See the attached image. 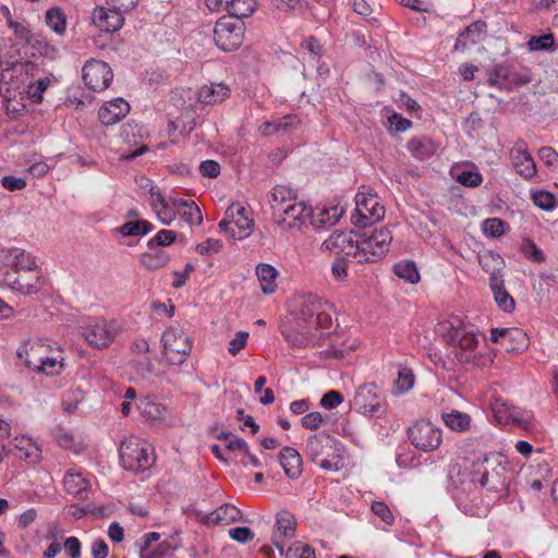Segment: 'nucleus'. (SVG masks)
Masks as SVG:
<instances>
[{
	"label": "nucleus",
	"instance_id": "obj_5",
	"mask_svg": "<svg viewBox=\"0 0 558 558\" xmlns=\"http://www.w3.org/2000/svg\"><path fill=\"white\" fill-rule=\"evenodd\" d=\"M298 317L310 329L314 327L329 328L333 305L312 293L302 294L296 300Z\"/></svg>",
	"mask_w": 558,
	"mask_h": 558
},
{
	"label": "nucleus",
	"instance_id": "obj_54",
	"mask_svg": "<svg viewBox=\"0 0 558 558\" xmlns=\"http://www.w3.org/2000/svg\"><path fill=\"white\" fill-rule=\"evenodd\" d=\"M177 239L175 232L172 230H160L147 242V246L150 250H155L160 246H168L172 244Z\"/></svg>",
	"mask_w": 558,
	"mask_h": 558
},
{
	"label": "nucleus",
	"instance_id": "obj_40",
	"mask_svg": "<svg viewBox=\"0 0 558 558\" xmlns=\"http://www.w3.org/2000/svg\"><path fill=\"white\" fill-rule=\"evenodd\" d=\"M342 215V210L338 207L323 208L317 214L312 211V215L308 219H311V225L315 229H322L329 226H333L338 222L339 218Z\"/></svg>",
	"mask_w": 558,
	"mask_h": 558
},
{
	"label": "nucleus",
	"instance_id": "obj_8",
	"mask_svg": "<svg viewBox=\"0 0 558 558\" xmlns=\"http://www.w3.org/2000/svg\"><path fill=\"white\" fill-rule=\"evenodd\" d=\"M163 356L171 365L183 364L192 350V341L181 327L167 328L161 337Z\"/></svg>",
	"mask_w": 558,
	"mask_h": 558
},
{
	"label": "nucleus",
	"instance_id": "obj_14",
	"mask_svg": "<svg viewBox=\"0 0 558 558\" xmlns=\"http://www.w3.org/2000/svg\"><path fill=\"white\" fill-rule=\"evenodd\" d=\"M312 215V207L303 201L292 202L284 208L277 207L274 220L282 230H300Z\"/></svg>",
	"mask_w": 558,
	"mask_h": 558
},
{
	"label": "nucleus",
	"instance_id": "obj_23",
	"mask_svg": "<svg viewBox=\"0 0 558 558\" xmlns=\"http://www.w3.org/2000/svg\"><path fill=\"white\" fill-rule=\"evenodd\" d=\"M93 23L102 32L113 33L119 31L124 24L123 15L110 7L96 8L92 15Z\"/></svg>",
	"mask_w": 558,
	"mask_h": 558
},
{
	"label": "nucleus",
	"instance_id": "obj_37",
	"mask_svg": "<svg viewBox=\"0 0 558 558\" xmlns=\"http://www.w3.org/2000/svg\"><path fill=\"white\" fill-rule=\"evenodd\" d=\"M63 486L68 494L81 497L90 488V482L80 472L69 470L63 477Z\"/></svg>",
	"mask_w": 558,
	"mask_h": 558
},
{
	"label": "nucleus",
	"instance_id": "obj_33",
	"mask_svg": "<svg viewBox=\"0 0 558 558\" xmlns=\"http://www.w3.org/2000/svg\"><path fill=\"white\" fill-rule=\"evenodd\" d=\"M441 422L444 425L456 433H465L471 428V416L459 410H450L441 413Z\"/></svg>",
	"mask_w": 558,
	"mask_h": 558
},
{
	"label": "nucleus",
	"instance_id": "obj_18",
	"mask_svg": "<svg viewBox=\"0 0 558 558\" xmlns=\"http://www.w3.org/2000/svg\"><path fill=\"white\" fill-rule=\"evenodd\" d=\"M0 283L9 287L12 290L19 291L24 295H32L38 293L44 284V279L40 275L36 274L33 278H25L16 276L15 271L0 268Z\"/></svg>",
	"mask_w": 558,
	"mask_h": 558
},
{
	"label": "nucleus",
	"instance_id": "obj_39",
	"mask_svg": "<svg viewBox=\"0 0 558 558\" xmlns=\"http://www.w3.org/2000/svg\"><path fill=\"white\" fill-rule=\"evenodd\" d=\"M407 147L412 156L420 160L432 157L437 150L436 144L428 137L412 138Z\"/></svg>",
	"mask_w": 558,
	"mask_h": 558
},
{
	"label": "nucleus",
	"instance_id": "obj_10",
	"mask_svg": "<svg viewBox=\"0 0 558 558\" xmlns=\"http://www.w3.org/2000/svg\"><path fill=\"white\" fill-rule=\"evenodd\" d=\"M385 207L379 197L371 192L360 191L355 195V213L352 222L361 228L378 222L385 217Z\"/></svg>",
	"mask_w": 558,
	"mask_h": 558
},
{
	"label": "nucleus",
	"instance_id": "obj_57",
	"mask_svg": "<svg viewBox=\"0 0 558 558\" xmlns=\"http://www.w3.org/2000/svg\"><path fill=\"white\" fill-rule=\"evenodd\" d=\"M286 558H315L314 549L306 544L294 543L284 550Z\"/></svg>",
	"mask_w": 558,
	"mask_h": 558
},
{
	"label": "nucleus",
	"instance_id": "obj_44",
	"mask_svg": "<svg viewBox=\"0 0 558 558\" xmlns=\"http://www.w3.org/2000/svg\"><path fill=\"white\" fill-rule=\"evenodd\" d=\"M141 265L147 270H156L168 265L170 255L165 251H155L141 255Z\"/></svg>",
	"mask_w": 558,
	"mask_h": 558
},
{
	"label": "nucleus",
	"instance_id": "obj_15",
	"mask_svg": "<svg viewBox=\"0 0 558 558\" xmlns=\"http://www.w3.org/2000/svg\"><path fill=\"white\" fill-rule=\"evenodd\" d=\"M113 73L108 63L100 60H88L83 66L85 85L94 92H102L112 82Z\"/></svg>",
	"mask_w": 558,
	"mask_h": 558
},
{
	"label": "nucleus",
	"instance_id": "obj_7",
	"mask_svg": "<svg viewBox=\"0 0 558 558\" xmlns=\"http://www.w3.org/2000/svg\"><path fill=\"white\" fill-rule=\"evenodd\" d=\"M43 347V344H35L27 341L17 349L16 354L28 369L43 373L47 376L59 375L63 369L64 360L61 351H57L51 356H37L41 352Z\"/></svg>",
	"mask_w": 558,
	"mask_h": 558
},
{
	"label": "nucleus",
	"instance_id": "obj_17",
	"mask_svg": "<svg viewBox=\"0 0 558 558\" xmlns=\"http://www.w3.org/2000/svg\"><path fill=\"white\" fill-rule=\"evenodd\" d=\"M295 527L296 520L291 512L281 510L276 514L271 542L281 556L284 555V547L287 542L294 537Z\"/></svg>",
	"mask_w": 558,
	"mask_h": 558
},
{
	"label": "nucleus",
	"instance_id": "obj_38",
	"mask_svg": "<svg viewBox=\"0 0 558 558\" xmlns=\"http://www.w3.org/2000/svg\"><path fill=\"white\" fill-rule=\"evenodd\" d=\"M296 192L287 185H276L271 190L270 194V207L272 216L277 214V207L284 208L287 205H291L292 202H296Z\"/></svg>",
	"mask_w": 558,
	"mask_h": 558
},
{
	"label": "nucleus",
	"instance_id": "obj_24",
	"mask_svg": "<svg viewBox=\"0 0 558 558\" xmlns=\"http://www.w3.org/2000/svg\"><path fill=\"white\" fill-rule=\"evenodd\" d=\"M129 112V102L123 98H114L100 107L98 117L104 125H113L121 121Z\"/></svg>",
	"mask_w": 558,
	"mask_h": 558
},
{
	"label": "nucleus",
	"instance_id": "obj_19",
	"mask_svg": "<svg viewBox=\"0 0 558 558\" xmlns=\"http://www.w3.org/2000/svg\"><path fill=\"white\" fill-rule=\"evenodd\" d=\"M355 233L352 231H336L320 245L323 252H330L337 256L352 257L355 260Z\"/></svg>",
	"mask_w": 558,
	"mask_h": 558
},
{
	"label": "nucleus",
	"instance_id": "obj_9",
	"mask_svg": "<svg viewBox=\"0 0 558 558\" xmlns=\"http://www.w3.org/2000/svg\"><path fill=\"white\" fill-rule=\"evenodd\" d=\"M119 332L116 320L105 318L89 319L82 326V337L94 349L102 350L108 348Z\"/></svg>",
	"mask_w": 558,
	"mask_h": 558
},
{
	"label": "nucleus",
	"instance_id": "obj_50",
	"mask_svg": "<svg viewBox=\"0 0 558 558\" xmlns=\"http://www.w3.org/2000/svg\"><path fill=\"white\" fill-rule=\"evenodd\" d=\"M556 40L555 36L551 33L532 36L527 41V47L530 51H549L555 50Z\"/></svg>",
	"mask_w": 558,
	"mask_h": 558
},
{
	"label": "nucleus",
	"instance_id": "obj_21",
	"mask_svg": "<svg viewBox=\"0 0 558 558\" xmlns=\"http://www.w3.org/2000/svg\"><path fill=\"white\" fill-rule=\"evenodd\" d=\"M206 7L213 11L218 12L226 10L230 16L241 19L252 15L256 9L255 0H205Z\"/></svg>",
	"mask_w": 558,
	"mask_h": 558
},
{
	"label": "nucleus",
	"instance_id": "obj_2",
	"mask_svg": "<svg viewBox=\"0 0 558 558\" xmlns=\"http://www.w3.org/2000/svg\"><path fill=\"white\" fill-rule=\"evenodd\" d=\"M438 332L447 344L454 350L459 349L464 352L473 353L481 341L477 329L458 316L441 322L438 326Z\"/></svg>",
	"mask_w": 558,
	"mask_h": 558
},
{
	"label": "nucleus",
	"instance_id": "obj_28",
	"mask_svg": "<svg viewBox=\"0 0 558 558\" xmlns=\"http://www.w3.org/2000/svg\"><path fill=\"white\" fill-rule=\"evenodd\" d=\"M242 517L240 509L231 504H223L216 510L207 513L202 522L206 525H228L239 521Z\"/></svg>",
	"mask_w": 558,
	"mask_h": 558
},
{
	"label": "nucleus",
	"instance_id": "obj_42",
	"mask_svg": "<svg viewBox=\"0 0 558 558\" xmlns=\"http://www.w3.org/2000/svg\"><path fill=\"white\" fill-rule=\"evenodd\" d=\"M133 375L138 379H150L151 377L158 376L151 360L146 356H138L132 361L131 364Z\"/></svg>",
	"mask_w": 558,
	"mask_h": 558
},
{
	"label": "nucleus",
	"instance_id": "obj_56",
	"mask_svg": "<svg viewBox=\"0 0 558 558\" xmlns=\"http://www.w3.org/2000/svg\"><path fill=\"white\" fill-rule=\"evenodd\" d=\"M532 199L535 206L547 211L553 210L557 205L555 196L547 191L533 193Z\"/></svg>",
	"mask_w": 558,
	"mask_h": 558
},
{
	"label": "nucleus",
	"instance_id": "obj_36",
	"mask_svg": "<svg viewBox=\"0 0 558 558\" xmlns=\"http://www.w3.org/2000/svg\"><path fill=\"white\" fill-rule=\"evenodd\" d=\"M298 119L294 116H286L272 121H266L258 128L264 136H270L277 133H287L293 130L298 124Z\"/></svg>",
	"mask_w": 558,
	"mask_h": 558
},
{
	"label": "nucleus",
	"instance_id": "obj_32",
	"mask_svg": "<svg viewBox=\"0 0 558 558\" xmlns=\"http://www.w3.org/2000/svg\"><path fill=\"white\" fill-rule=\"evenodd\" d=\"M489 286L498 307L506 313L513 312L515 308V302L505 289L504 277L494 276L493 278H489Z\"/></svg>",
	"mask_w": 558,
	"mask_h": 558
},
{
	"label": "nucleus",
	"instance_id": "obj_3",
	"mask_svg": "<svg viewBox=\"0 0 558 558\" xmlns=\"http://www.w3.org/2000/svg\"><path fill=\"white\" fill-rule=\"evenodd\" d=\"M391 240V232L387 228L355 233V262L359 264L377 262L388 252Z\"/></svg>",
	"mask_w": 558,
	"mask_h": 558
},
{
	"label": "nucleus",
	"instance_id": "obj_59",
	"mask_svg": "<svg viewBox=\"0 0 558 558\" xmlns=\"http://www.w3.org/2000/svg\"><path fill=\"white\" fill-rule=\"evenodd\" d=\"M371 510L387 525H392L395 523V517L389 507L384 501H373L371 505Z\"/></svg>",
	"mask_w": 558,
	"mask_h": 558
},
{
	"label": "nucleus",
	"instance_id": "obj_4",
	"mask_svg": "<svg viewBox=\"0 0 558 558\" xmlns=\"http://www.w3.org/2000/svg\"><path fill=\"white\" fill-rule=\"evenodd\" d=\"M119 456L122 466L135 473L150 469L155 462L153 446L134 436L121 441Z\"/></svg>",
	"mask_w": 558,
	"mask_h": 558
},
{
	"label": "nucleus",
	"instance_id": "obj_30",
	"mask_svg": "<svg viewBox=\"0 0 558 558\" xmlns=\"http://www.w3.org/2000/svg\"><path fill=\"white\" fill-rule=\"evenodd\" d=\"M36 73L29 88L26 89V95L34 104H40L43 94L56 80L52 74L46 73L40 66L37 68Z\"/></svg>",
	"mask_w": 558,
	"mask_h": 558
},
{
	"label": "nucleus",
	"instance_id": "obj_51",
	"mask_svg": "<svg viewBox=\"0 0 558 558\" xmlns=\"http://www.w3.org/2000/svg\"><path fill=\"white\" fill-rule=\"evenodd\" d=\"M178 215L190 226H199L203 222L202 211L192 199L187 202V206L183 207Z\"/></svg>",
	"mask_w": 558,
	"mask_h": 558
},
{
	"label": "nucleus",
	"instance_id": "obj_45",
	"mask_svg": "<svg viewBox=\"0 0 558 558\" xmlns=\"http://www.w3.org/2000/svg\"><path fill=\"white\" fill-rule=\"evenodd\" d=\"M154 226L147 220L128 221L116 230L123 236H138L149 233Z\"/></svg>",
	"mask_w": 558,
	"mask_h": 558
},
{
	"label": "nucleus",
	"instance_id": "obj_6",
	"mask_svg": "<svg viewBox=\"0 0 558 558\" xmlns=\"http://www.w3.org/2000/svg\"><path fill=\"white\" fill-rule=\"evenodd\" d=\"M38 65L34 62H16L5 68L0 74V90H4L5 99L10 102L14 98L13 93L26 94L34 75L37 74Z\"/></svg>",
	"mask_w": 558,
	"mask_h": 558
},
{
	"label": "nucleus",
	"instance_id": "obj_13",
	"mask_svg": "<svg viewBox=\"0 0 558 558\" xmlns=\"http://www.w3.org/2000/svg\"><path fill=\"white\" fill-rule=\"evenodd\" d=\"M244 28L241 21L223 16L219 19L214 28V40L223 51L238 49L243 40Z\"/></svg>",
	"mask_w": 558,
	"mask_h": 558
},
{
	"label": "nucleus",
	"instance_id": "obj_49",
	"mask_svg": "<svg viewBox=\"0 0 558 558\" xmlns=\"http://www.w3.org/2000/svg\"><path fill=\"white\" fill-rule=\"evenodd\" d=\"M507 337H518L521 339V344H529L526 333L518 328H493L490 330V340L493 342H507Z\"/></svg>",
	"mask_w": 558,
	"mask_h": 558
},
{
	"label": "nucleus",
	"instance_id": "obj_52",
	"mask_svg": "<svg viewBox=\"0 0 558 558\" xmlns=\"http://www.w3.org/2000/svg\"><path fill=\"white\" fill-rule=\"evenodd\" d=\"M492 410L494 413V416L496 421L500 424H510L512 413L514 411V407L510 405L509 403L501 401V400H495V402L492 403Z\"/></svg>",
	"mask_w": 558,
	"mask_h": 558
},
{
	"label": "nucleus",
	"instance_id": "obj_34",
	"mask_svg": "<svg viewBox=\"0 0 558 558\" xmlns=\"http://www.w3.org/2000/svg\"><path fill=\"white\" fill-rule=\"evenodd\" d=\"M280 464L290 478H298L302 471V458L298 450L284 447L280 452Z\"/></svg>",
	"mask_w": 558,
	"mask_h": 558
},
{
	"label": "nucleus",
	"instance_id": "obj_48",
	"mask_svg": "<svg viewBox=\"0 0 558 558\" xmlns=\"http://www.w3.org/2000/svg\"><path fill=\"white\" fill-rule=\"evenodd\" d=\"M396 276L410 283H416L420 280V274L416 265L412 260H400L393 266Z\"/></svg>",
	"mask_w": 558,
	"mask_h": 558
},
{
	"label": "nucleus",
	"instance_id": "obj_41",
	"mask_svg": "<svg viewBox=\"0 0 558 558\" xmlns=\"http://www.w3.org/2000/svg\"><path fill=\"white\" fill-rule=\"evenodd\" d=\"M256 276L265 294H271L276 291L277 270L275 267L269 264H259L256 267Z\"/></svg>",
	"mask_w": 558,
	"mask_h": 558
},
{
	"label": "nucleus",
	"instance_id": "obj_63",
	"mask_svg": "<svg viewBox=\"0 0 558 558\" xmlns=\"http://www.w3.org/2000/svg\"><path fill=\"white\" fill-rule=\"evenodd\" d=\"M558 288V276L554 272H541L538 289L543 293H549L551 289Z\"/></svg>",
	"mask_w": 558,
	"mask_h": 558
},
{
	"label": "nucleus",
	"instance_id": "obj_29",
	"mask_svg": "<svg viewBox=\"0 0 558 558\" xmlns=\"http://www.w3.org/2000/svg\"><path fill=\"white\" fill-rule=\"evenodd\" d=\"M486 33V24L482 21H476L462 31L454 44L457 50L464 51L469 46L477 44Z\"/></svg>",
	"mask_w": 558,
	"mask_h": 558
},
{
	"label": "nucleus",
	"instance_id": "obj_11",
	"mask_svg": "<svg viewBox=\"0 0 558 558\" xmlns=\"http://www.w3.org/2000/svg\"><path fill=\"white\" fill-rule=\"evenodd\" d=\"M352 407L356 412L368 416H381L386 412L385 397L374 384H364L356 389Z\"/></svg>",
	"mask_w": 558,
	"mask_h": 558
},
{
	"label": "nucleus",
	"instance_id": "obj_16",
	"mask_svg": "<svg viewBox=\"0 0 558 558\" xmlns=\"http://www.w3.org/2000/svg\"><path fill=\"white\" fill-rule=\"evenodd\" d=\"M0 268H7L15 271L16 276H21L19 274L20 271L29 272L37 269V264L31 253L22 248L13 247L0 252Z\"/></svg>",
	"mask_w": 558,
	"mask_h": 558
},
{
	"label": "nucleus",
	"instance_id": "obj_27",
	"mask_svg": "<svg viewBox=\"0 0 558 558\" xmlns=\"http://www.w3.org/2000/svg\"><path fill=\"white\" fill-rule=\"evenodd\" d=\"M136 408L140 414L146 420L158 425H165L167 423V408L163 404L148 397H144L137 400Z\"/></svg>",
	"mask_w": 558,
	"mask_h": 558
},
{
	"label": "nucleus",
	"instance_id": "obj_46",
	"mask_svg": "<svg viewBox=\"0 0 558 558\" xmlns=\"http://www.w3.org/2000/svg\"><path fill=\"white\" fill-rule=\"evenodd\" d=\"M415 377L410 367L407 365L398 366V377L395 381V391L402 395L411 390L414 386Z\"/></svg>",
	"mask_w": 558,
	"mask_h": 558
},
{
	"label": "nucleus",
	"instance_id": "obj_22",
	"mask_svg": "<svg viewBox=\"0 0 558 558\" xmlns=\"http://www.w3.org/2000/svg\"><path fill=\"white\" fill-rule=\"evenodd\" d=\"M226 216L233 225L232 238L235 240L245 239L253 228V220L248 217V210L241 204H232L226 210Z\"/></svg>",
	"mask_w": 558,
	"mask_h": 558
},
{
	"label": "nucleus",
	"instance_id": "obj_35",
	"mask_svg": "<svg viewBox=\"0 0 558 558\" xmlns=\"http://www.w3.org/2000/svg\"><path fill=\"white\" fill-rule=\"evenodd\" d=\"M12 445L21 452L20 458L32 463L39 461L41 448L33 438L25 435L17 436L13 438Z\"/></svg>",
	"mask_w": 558,
	"mask_h": 558
},
{
	"label": "nucleus",
	"instance_id": "obj_12",
	"mask_svg": "<svg viewBox=\"0 0 558 558\" xmlns=\"http://www.w3.org/2000/svg\"><path fill=\"white\" fill-rule=\"evenodd\" d=\"M411 444L418 450L432 452L442 442V430L429 421H417L408 429Z\"/></svg>",
	"mask_w": 558,
	"mask_h": 558
},
{
	"label": "nucleus",
	"instance_id": "obj_62",
	"mask_svg": "<svg viewBox=\"0 0 558 558\" xmlns=\"http://www.w3.org/2000/svg\"><path fill=\"white\" fill-rule=\"evenodd\" d=\"M221 247L222 243L220 240L209 238L206 241L197 244L195 251L201 255L210 256L218 253Z\"/></svg>",
	"mask_w": 558,
	"mask_h": 558
},
{
	"label": "nucleus",
	"instance_id": "obj_64",
	"mask_svg": "<svg viewBox=\"0 0 558 558\" xmlns=\"http://www.w3.org/2000/svg\"><path fill=\"white\" fill-rule=\"evenodd\" d=\"M538 157L553 169H558V153L554 148L549 146L542 147L538 150Z\"/></svg>",
	"mask_w": 558,
	"mask_h": 558
},
{
	"label": "nucleus",
	"instance_id": "obj_60",
	"mask_svg": "<svg viewBox=\"0 0 558 558\" xmlns=\"http://www.w3.org/2000/svg\"><path fill=\"white\" fill-rule=\"evenodd\" d=\"M349 257L336 256L331 264V275L335 280L343 281L348 277Z\"/></svg>",
	"mask_w": 558,
	"mask_h": 558
},
{
	"label": "nucleus",
	"instance_id": "obj_53",
	"mask_svg": "<svg viewBox=\"0 0 558 558\" xmlns=\"http://www.w3.org/2000/svg\"><path fill=\"white\" fill-rule=\"evenodd\" d=\"M510 423L525 430L532 429L535 425L533 415L519 408H514Z\"/></svg>",
	"mask_w": 558,
	"mask_h": 558
},
{
	"label": "nucleus",
	"instance_id": "obj_31",
	"mask_svg": "<svg viewBox=\"0 0 558 558\" xmlns=\"http://www.w3.org/2000/svg\"><path fill=\"white\" fill-rule=\"evenodd\" d=\"M198 100L205 105H214L230 96V88L223 83H210L202 86L197 93Z\"/></svg>",
	"mask_w": 558,
	"mask_h": 558
},
{
	"label": "nucleus",
	"instance_id": "obj_58",
	"mask_svg": "<svg viewBox=\"0 0 558 558\" xmlns=\"http://www.w3.org/2000/svg\"><path fill=\"white\" fill-rule=\"evenodd\" d=\"M170 551V544L161 542L156 547H141L140 558H165Z\"/></svg>",
	"mask_w": 558,
	"mask_h": 558
},
{
	"label": "nucleus",
	"instance_id": "obj_25",
	"mask_svg": "<svg viewBox=\"0 0 558 558\" xmlns=\"http://www.w3.org/2000/svg\"><path fill=\"white\" fill-rule=\"evenodd\" d=\"M2 10L4 14L8 16V25L12 29L13 34L16 38L20 39L21 43L32 44L33 46H38L43 49L39 50L40 54H47L50 46L41 38L40 36H36L32 34L31 29L27 25L13 21L10 17V11L7 7H3Z\"/></svg>",
	"mask_w": 558,
	"mask_h": 558
},
{
	"label": "nucleus",
	"instance_id": "obj_61",
	"mask_svg": "<svg viewBox=\"0 0 558 558\" xmlns=\"http://www.w3.org/2000/svg\"><path fill=\"white\" fill-rule=\"evenodd\" d=\"M457 181L464 186L476 187L482 183L483 178L478 171L463 170L458 174Z\"/></svg>",
	"mask_w": 558,
	"mask_h": 558
},
{
	"label": "nucleus",
	"instance_id": "obj_1",
	"mask_svg": "<svg viewBox=\"0 0 558 558\" xmlns=\"http://www.w3.org/2000/svg\"><path fill=\"white\" fill-rule=\"evenodd\" d=\"M306 457L327 472H338L344 466L343 444L326 433L311 435L305 444Z\"/></svg>",
	"mask_w": 558,
	"mask_h": 558
},
{
	"label": "nucleus",
	"instance_id": "obj_43",
	"mask_svg": "<svg viewBox=\"0 0 558 558\" xmlns=\"http://www.w3.org/2000/svg\"><path fill=\"white\" fill-rule=\"evenodd\" d=\"M478 263L483 270L489 274V278H493L494 276L504 277L501 274L504 259L499 254L486 252L478 256Z\"/></svg>",
	"mask_w": 558,
	"mask_h": 558
},
{
	"label": "nucleus",
	"instance_id": "obj_55",
	"mask_svg": "<svg viewBox=\"0 0 558 558\" xmlns=\"http://www.w3.org/2000/svg\"><path fill=\"white\" fill-rule=\"evenodd\" d=\"M482 230L489 238H499L505 233V222L499 218H488L483 221Z\"/></svg>",
	"mask_w": 558,
	"mask_h": 558
},
{
	"label": "nucleus",
	"instance_id": "obj_47",
	"mask_svg": "<svg viewBox=\"0 0 558 558\" xmlns=\"http://www.w3.org/2000/svg\"><path fill=\"white\" fill-rule=\"evenodd\" d=\"M46 24L48 27L58 35L64 34L66 29L65 14L59 8L49 9L46 12Z\"/></svg>",
	"mask_w": 558,
	"mask_h": 558
},
{
	"label": "nucleus",
	"instance_id": "obj_20",
	"mask_svg": "<svg viewBox=\"0 0 558 558\" xmlns=\"http://www.w3.org/2000/svg\"><path fill=\"white\" fill-rule=\"evenodd\" d=\"M510 158L515 172L525 180H532L536 175V165L527 150L524 141H517L510 150Z\"/></svg>",
	"mask_w": 558,
	"mask_h": 558
},
{
	"label": "nucleus",
	"instance_id": "obj_26",
	"mask_svg": "<svg viewBox=\"0 0 558 558\" xmlns=\"http://www.w3.org/2000/svg\"><path fill=\"white\" fill-rule=\"evenodd\" d=\"M495 463L490 458L484 457L482 462L477 463L474 468V474L472 477V482L478 483L482 487L487 488L488 490L497 492L502 485L497 473H489L488 469L493 466Z\"/></svg>",
	"mask_w": 558,
	"mask_h": 558
}]
</instances>
